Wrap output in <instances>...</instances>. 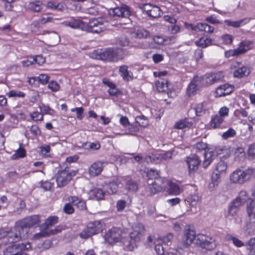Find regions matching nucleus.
<instances>
[{"label":"nucleus","mask_w":255,"mask_h":255,"mask_svg":"<svg viewBox=\"0 0 255 255\" xmlns=\"http://www.w3.org/2000/svg\"><path fill=\"white\" fill-rule=\"evenodd\" d=\"M63 24L66 26H69L73 28H77L81 26L82 21L81 20L71 17L66 20L64 21L63 22Z\"/></svg>","instance_id":"f704fd0d"},{"label":"nucleus","mask_w":255,"mask_h":255,"mask_svg":"<svg viewBox=\"0 0 255 255\" xmlns=\"http://www.w3.org/2000/svg\"><path fill=\"white\" fill-rule=\"evenodd\" d=\"M146 177L148 181H149L150 180H155L156 179L162 178L160 176V172L158 171L153 169H148L147 170Z\"/></svg>","instance_id":"a19ab883"},{"label":"nucleus","mask_w":255,"mask_h":255,"mask_svg":"<svg viewBox=\"0 0 255 255\" xmlns=\"http://www.w3.org/2000/svg\"><path fill=\"white\" fill-rule=\"evenodd\" d=\"M45 58L41 55H38L33 58V61L29 62V64H32L33 63V62H35L38 64L39 65H42L45 63ZM27 62H29V61H28ZM29 64H27V66Z\"/></svg>","instance_id":"6e6d98bb"},{"label":"nucleus","mask_w":255,"mask_h":255,"mask_svg":"<svg viewBox=\"0 0 255 255\" xmlns=\"http://www.w3.org/2000/svg\"><path fill=\"white\" fill-rule=\"evenodd\" d=\"M162 13V11L160 8L159 6L154 5L147 15L153 18H157L160 16Z\"/></svg>","instance_id":"de8ad7c7"},{"label":"nucleus","mask_w":255,"mask_h":255,"mask_svg":"<svg viewBox=\"0 0 255 255\" xmlns=\"http://www.w3.org/2000/svg\"><path fill=\"white\" fill-rule=\"evenodd\" d=\"M103 162L97 161L94 162L89 168V173L91 176H96L101 174L104 168Z\"/></svg>","instance_id":"4be33fe9"},{"label":"nucleus","mask_w":255,"mask_h":255,"mask_svg":"<svg viewBox=\"0 0 255 255\" xmlns=\"http://www.w3.org/2000/svg\"><path fill=\"white\" fill-rule=\"evenodd\" d=\"M145 228L142 225L138 230L134 229L130 233V243L136 244L142 240L144 237Z\"/></svg>","instance_id":"f3484780"},{"label":"nucleus","mask_w":255,"mask_h":255,"mask_svg":"<svg viewBox=\"0 0 255 255\" xmlns=\"http://www.w3.org/2000/svg\"><path fill=\"white\" fill-rule=\"evenodd\" d=\"M39 108L40 110L43 115H49L50 116H54L55 114V111L51 109L49 105L42 104L39 106Z\"/></svg>","instance_id":"79ce46f5"},{"label":"nucleus","mask_w":255,"mask_h":255,"mask_svg":"<svg viewBox=\"0 0 255 255\" xmlns=\"http://www.w3.org/2000/svg\"><path fill=\"white\" fill-rule=\"evenodd\" d=\"M108 21L105 18L98 17L90 19L87 26L89 32L100 33L107 29Z\"/></svg>","instance_id":"0eeeda50"},{"label":"nucleus","mask_w":255,"mask_h":255,"mask_svg":"<svg viewBox=\"0 0 255 255\" xmlns=\"http://www.w3.org/2000/svg\"><path fill=\"white\" fill-rule=\"evenodd\" d=\"M164 242L161 238H158L155 244V251L158 255H164L166 252L167 247L164 246Z\"/></svg>","instance_id":"c85d7f7f"},{"label":"nucleus","mask_w":255,"mask_h":255,"mask_svg":"<svg viewBox=\"0 0 255 255\" xmlns=\"http://www.w3.org/2000/svg\"><path fill=\"white\" fill-rule=\"evenodd\" d=\"M236 134V130L232 128H229L226 132L223 133L222 137L226 139L230 137H234Z\"/></svg>","instance_id":"69168bd1"},{"label":"nucleus","mask_w":255,"mask_h":255,"mask_svg":"<svg viewBox=\"0 0 255 255\" xmlns=\"http://www.w3.org/2000/svg\"><path fill=\"white\" fill-rule=\"evenodd\" d=\"M207 103L206 102H203L198 103L195 108L196 114L198 116H201L204 114L207 110Z\"/></svg>","instance_id":"4c0bfd02"},{"label":"nucleus","mask_w":255,"mask_h":255,"mask_svg":"<svg viewBox=\"0 0 255 255\" xmlns=\"http://www.w3.org/2000/svg\"><path fill=\"white\" fill-rule=\"evenodd\" d=\"M200 81L198 78V75H194L189 83L186 90V94L188 97L195 95L199 90Z\"/></svg>","instance_id":"4468645a"},{"label":"nucleus","mask_w":255,"mask_h":255,"mask_svg":"<svg viewBox=\"0 0 255 255\" xmlns=\"http://www.w3.org/2000/svg\"><path fill=\"white\" fill-rule=\"evenodd\" d=\"M128 66L127 65H122L120 67L119 72L121 76L123 77L124 81H129L132 79V77L128 70Z\"/></svg>","instance_id":"72a5a7b5"},{"label":"nucleus","mask_w":255,"mask_h":255,"mask_svg":"<svg viewBox=\"0 0 255 255\" xmlns=\"http://www.w3.org/2000/svg\"><path fill=\"white\" fill-rule=\"evenodd\" d=\"M40 216L33 215L16 221L13 229H0V240L8 246L4 251L5 255H27L25 252L31 248V244H15L21 240L27 239L32 234L30 229L38 227L40 223Z\"/></svg>","instance_id":"f257e3e1"},{"label":"nucleus","mask_w":255,"mask_h":255,"mask_svg":"<svg viewBox=\"0 0 255 255\" xmlns=\"http://www.w3.org/2000/svg\"><path fill=\"white\" fill-rule=\"evenodd\" d=\"M232 150L230 147L224 146L218 150V154L222 155L220 157L221 160L218 162L214 171L219 173L220 174H225L227 169V163L222 159H227L232 153Z\"/></svg>","instance_id":"39448f33"},{"label":"nucleus","mask_w":255,"mask_h":255,"mask_svg":"<svg viewBox=\"0 0 255 255\" xmlns=\"http://www.w3.org/2000/svg\"><path fill=\"white\" fill-rule=\"evenodd\" d=\"M193 148L196 152H204V159L202 165L204 168H206L212 161L211 153L208 152L209 150L208 145L201 141L196 143L193 145Z\"/></svg>","instance_id":"6e6552de"},{"label":"nucleus","mask_w":255,"mask_h":255,"mask_svg":"<svg viewBox=\"0 0 255 255\" xmlns=\"http://www.w3.org/2000/svg\"><path fill=\"white\" fill-rule=\"evenodd\" d=\"M234 159L239 162L245 160L246 158L245 149L242 147H237L234 152Z\"/></svg>","instance_id":"7c9ffc66"},{"label":"nucleus","mask_w":255,"mask_h":255,"mask_svg":"<svg viewBox=\"0 0 255 255\" xmlns=\"http://www.w3.org/2000/svg\"><path fill=\"white\" fill-rule=\"evenodd\" d=\"M247 155L249 158L255 159V143H253L249 146Z\"/></svg>","instance_id":"680f3d73"},{"label":"nucleus","mask_w":255,"mask_h":255,"mask_svg":"<svg viewBox=\"0 0 255 255\" xmlns=\"http://www.w3.org/2000/svg\"><path fill=\"white\" fill-rule=\"evenodd\" d=\"M104 226V224L100 220L91 222L80 233L79 236L82 239H88L92 236L102 232Z\"/></svg>","instance_id":"20e7f679"},{"label":"nucleus","mask_w":255,"mask_h":255,"mask_svg":"<svg viewBox=\"0 0 255 255\" xmlns=\"http://www.w3.org/2000/svg\"><path fill=\"white\" fill-rule=\"evenodd\" d=\"M30 117L35 122L43 121V115L41 112L34 111L30 114Z\"/></svg>","instance_id":"3c124183"},{"label":"nucleus","mask_w":255,"mask_h":255,"mask_svg":"<svg viewBox=\"0 0 255 255\" xmlns=\"http://www.w3.org/2000/svg\"><path fill=\"white\" fill-rule=\"evenodd\" d=\"M195 238L196 233L195 231L191 230L190 228H185L184 229L183 241L186 246L191 245Z\"/></svg>","instance_id":"412c9836"},{"label":"nucleus","mask_w":255,"mask_h":255,"mask_svg":"<svg viewBox=\"0 0 255 255\" xmlns=\"http://www.w3.org/2000/svg\"><path fill=\"white\" fill-rule=\"evenodd\" d=\"M255 199H249L247 203V213L251 214L252 212L255 211Z\"/></svg>","instance_id":"4d7b16f0"},{"label":"nucleus","mask_w":255,"mask_h":255,"mask_svg":"<svg viewBox=\"0 0 255 255\" xmlns=\"http://www.w3.org/2000/svg\"><path fill=\"white\" fill-rule=\"evenodd\" d=\"M186 200L191 206H195L199 203L200 197L197 191H195L193 193L189 194L186 197Z\"/></svg>","instance_id":"473e14b6"},{"label":"nucleus","mask_w":255,"mask_h":255,"mask_svg":"<svg viewBox=\"0 0 255 255\" xmlns=\"http://www.w3.org/2000/svg\"><path fill=\"white\" fill-rule=\"evenodd\" d=\"M100 57L103 60L112 62H117L122 59L117 51L110 48L100 53Z\"/></svg>","instance_id":"2eb2a0df"},{"label":"nucleus","mask_w":255,"mask_h":255,"mask_svg":"<svg viewBox=\"0 0 255 255\" xmlns=\"http://www.w3.org/2000/svg\"><path fill=\"white\" fill-rule=\"evenodd\" d=\"M221 175L219 173L214 171L211 176V181L209 187L210 189H214L217 187L221 181Z\"/></svg>","instance_id":"c9c22d12"},{"label":"nucleus","mask_w":255,"mask_h":255,"mask_svg":"<svg viewBox=\"0 0 255 255\" xmlns=\"http://www.w3.org/2000/svg\"><path fill=\"white\" fill-rule=\"evenodd\" d=\"M221 38L223 41V43L225 45H230L233 41V37L232 35L229 34H223Z\"/></svg>","instance_id":"bf43d9fd"},{"label":"nucleus","mask_w":255,"mask_h":255,"mask_svg":"<svg viewBox=\"0 0 255 255\" xmlns=\"http://www.w3.org/2000/svg\"><path fill=\"white\" fill-rule=\"evenodd\" d=\"M193 123L191 119L184 118L177 121L174 126V128L178 129H189L193 126Z\"/></svg>","instance_id":"393cba45"},{"label":"nucleus","mask_w":255,"mask_h":255,"mask_svg":"<svg viewBox=\"0 0 255 255\" xmlns=\"http://www.w3.org/2000/svg\"><path fill=\"white\" fill-rule=\"evenodd\" d=\"M197 28L200 31H204L205 33H212L213 32L214 27L205 23H199L197 25Z\"/></svg>","instance_id":"37998d69"},{"label":"nucleus","mask_w":255,"mask_h":255,"mask_svg":"<svg viewBox=\"0 0 255 255\" xmlns=\"http://www.w3.org/2000/svg\"><path fill=\"white\" fill-rule=\"evenodd\" d=\"M145 159L147 161H150L154 163H158L161 162L160 155L158 153H151L146 157Z\"/></svg>","instance_id":"09e8293b"},{"label":"nucleus","mask_w":255,"mask_h":255,"mask_svg":"<svg viewBox=\"0 0 255 255\" xmlns=\"http://www.w3.org/2000/svg\"><path fill=\"white\" fill-rule=\"evenodd\" d=\"M6 177H7L9 182H15L18 177V173L14 171H10L8 172L6 174Z\"/></svg>","instance_id":"338daca9"},{"label":"nucleus","mask_w":255,"mask_h":255,"mask_svg":"<svg viewBox=\"0 0 255 255\" xmlns=\"http://www.w3.org/2000/svg\"><path fill=\"white\" fill-rule=\"evenodd\" d=\"M72 112L76 113V118L78 120H82L84 118V109L83 107L74 108L71 109Z\"/></svg>","instance_id":"864d4df0"},{"label":"nucleus","mask_w":255,"mask_h":255,"mask_svg":"<svg viewBox=\"0 0 255 255\" xmlns=\"http://www.w3.org/2000/svg\"><path fill=\"white\" fill-rule=\"evenodd\" d=\"M224 78L223 72L207 73L204 75H198V78L200 81L201 86H209L215 83L222 81Z\"/></svg>","instance_id":"423d86ee"},{"label":"nucleus","mask_w":255,"mask_h":255,"mask_svg":"<svg viewBox=\"0 0 255 255\" xmlns=\"http://www.w3.org/2000/svg\"><path fill=\"white\" fill-rule=\"evenodd\" d=\"M195 44L197 46L204 48L212 44V40L209 38L201 37L195 42Z\"/></svg>","instance_id":"ea45409f"},{"label":"nucleus","mask_w":255,"mask_h":255,"mask_svg":"<svg viewBox=\"0 0 255 255\" xmlns=\"http://www.w3.org/2000/svg\"><path fill=\"white\" fill-rule=\"evenodd\" d=\"M185 161L188 166L189 174H194L198 169L201 163V160L196 154L187 156L185 158Z\"/></svg>","instance_id":"ddd939ff"},{"label":"nucleus","mask_w":255,"mask_h":255,"mask_svg":"<svg viewBox=\"0 0 255 255\" xmlns=\"http://www.w3.org/2000/svg\"><path fill=\"white\" fill-rule=\"evenodd\" d=\"M149 32L147 30L141 28L138 29L136 31V37L138 38H145L149 36Z\"/></svg>","instance_id":"e2e57ef3"},{"label":"nucleus","mask_w":255,"mask_h":255,"mask_svg":"<svg viewBox=\"0 0 255 255\" xmlns=\"http://www.w3.org/2000/svg\"><path fill=\"white\" fill-rule=\"evenodd\" d=\"M130 13L129 8L126 5L116 7L110 11V14L113 16L122 18L128 17L130 15Z\"/></svg>","instance_id":"dca6fc26"},{"label":"nucleus","mask_w":255,"mask_h":255,"mask_svg":"<svg viewBox=\"0 0 255 255\" xmlns=\"http://www.w3.org/2000/svg\"><path fill=\"white\" fill-rule=\"evenodd\" d=\"M78 171L72 169L70 166L60 169L55 174L56 182L58 187L62 188L67 185L77 174Z\"/></svg>","instance_id":"7ed1b4c3"},{"label":"nucleus","mask_w":255,"mask_h":255,"mask_svg":"<svg viewBox=\"0 0 255 255\" xmlns=\"http://www.w3.org/2000/svg\"><path fill=\"white\" fill-rule=\"evenodd\" d=\"M72 205V203H71L70 202L66 203L63 208V212L67 215L73 214L75 212V209Z\"/></svg>","instance_id":"5fc2aeb1"},{"label":"nucleus","mask_w":255,"mask_h":255,"mask_svg":"<svg viewBox=\"0 0 255 255\" xmlns=\"http://www.w3.org/2000/svg\"><path fill=\"white\" fill-rule=\"evenodd\" d=\"M135 120L139 126L143 128L147 127L149 125L148 119L143 115L136 116Z\"/></svg>","instance_id":"a18cd8bd"},{"label":"nucleus","mask_w":255,"mask_h":255,"mask_svg":"<svg viewBox=\"0 0 255 255\" xmlns=\"http://www.w3.org/2000/svg\"><path fill=\"white\" fill-rule=\"evenodd\" d=\"M155 85L159 92H167L169 97L173 98L175 95V91L172 89L171 84L166 79H160L157 81Z\"/></svg>","instance_id":"f8f14e48"},{"label":"nucleus","mask_w":255,"mask_h":255,"mask_svg":"<svg viewBox=\"0 0 255 255\" xmlns=\"http://www.w3.org/2000/svg\"><path fill=\"white\" fill-rule=\"evenodd\" d=\"M148 187L150 192L152 194L162 192L167 187V181L163 178L156 179L152 182L148 183Z\"/></svg>","instance_id":"9b49d317"},{"label":"nucleus","mask_w":255,"mask_h":255,"mask_svg":"<svg viewBox=\"0 0 255 255\" xmlns=\"http://www.w3.org/2000/svg\"><path fill=\"white\" fill-rule=\"evenodd\" d=\"M46 7L51 10L62 11L65 8L64 4L62 2H56L49 1L46 4Z\"/></svg>","instance_id":"e433bc0d"},{"label":"nucleus","mask_w":255,"mask_h":255,"mask_svg":"<svg viewBox=\"0 0 255 255\" xmlns=\"http://www.w3.org/2000/svg\"><path fill=\"white\" fill-rule=\"evenodd\" d=\"M123 233L121 228L113 227L105 233L104 238L110 244H113L122 241Z\"/></svg>","instance_id":"9d476101"},{"label":"nucleus","mask_w":255,"mask_h":255,"mask_svg":"<svg viewBox=\"0 0 255 255\" xmlns=\"http://www.w3.org/2000/svg\"><path fill=\"white\" fill-rule=\"evenodd\" d=\"M39 96V94L37 91L31 90L30 95L28 96V101L30 103L34 104L38 100Z\"/></svg>","instance_id":"13d9d810"},{"label":"nucleus","mask_w":255,"mask_h":255,"mask_svg":"<svg viewBox=\"0 0 255 255\" xmlns=\"http://www.w3.org/2000/svg\"><path fill=\"white\" fill-rule=\"evenodd\" d=\"M153 42L156 46L165 45V37L160 35H155L153 38Z\"/></svg>","instance_id":"052dcab7"},{"label":"nucleus","mask_w":255,"mask_h":255,"mask_svg":"<svg viewBox=\"0 0 255 255\" xmlns=\"http://www.w3.org/2000/svg\"><path fill=\"white\" fill-rule=\"evenodd\" d=\"M254 223L248 222L246 224L245 228V231L249 235H252L254 234L255 226Z\"/></svg>","instance_id":"603ef678"},{"label":"nucleus","mask_w":255,"mask_h":255,"mask_svg":"<svg viewBox=\"0 0 255 255\" xmlns=\"http://www.w3.org/2000/svg\"><path fill=\"white\" fill-rule=\"evenodd\" d=\"M90 193L93 199H95L96 200H101L104 199L105 194L107 192L102 187V188H95L92 190Z\"/></svg>","instance_id":"bb28decb"},{"label":"nucleus","mask_w":255,"mask_h":255,"mask_svg":"<svg viewBox=\"0 0 255 255\" xmlns=\"http://www.w3.org/2000/svg\"><path fill=\"white\" fill-rule=\"evenodd\" d=\"M68 200L78 210L81 211L87 210L86 202L82 197L78 196H70L68 197Z\"/></svg>","instance_id":"6ab92c4d"},{"label":"nucleus","mask_w":255,"mask_h":255,"mask_svg":"<svg viewBox=\"0 0 255 255\" xmlns=\"http://www.w3.org/2000/svg\"><path fill=\"white\" fill-rule=\"evenodd\" d=\"M6 95L9 98H24L25 97L26 94L25 93L21 91L12 90L6 93Z\"/></svg>","instance_id":"c03bdc74"},{"label":"nucleus","mask_w":255,"mask_h":255,"mask_svg":"<svg viewBox=\"0 0 255 255\" xmlns=\"http://www.w3.org/2000/svg\"><path fill=\"white\" fill-rule=\"evenodd\" d=\"M60 85L55 81H51L48 83V88L53 92H56L60 89Z\"/></svg>","instance_id":"0e129e2a"},{"label":"nucleus","mask_w":255,"mask_h":255,"mask_svg":"<svg viewBox=\"0 0 255 255\" xmlns=\"http://www.w3.org/2000/svg\"><path fill=\"white\" fill-rule=\"evenodd\" d=\"M196 244L202 249L208 251L214 250L217 247L215 239L203 234H198L197 235Z\"/></svg>","instance_id":"1a4fd4ad"},{"label":"nucleus","mask_w":255,"mask_h":255,"mask_svg":"<svg viewBox=\"0 0 255 255\" xmlns=\"http://www.w3.org/2000/svg\"><path fill=\"white\" fill-rule=\"evenodd\" d=\"M255 47L254 42L249 40L242 41L238 45L237 50L239 55L245 53L247 51L254 49Z\"/></svg>","instance_id":"aec40b11"},{"label":"nucleus","mask_w":255,"mask_h":255,"mask_svg":"<svg viewBox=\"0 0 255 255\" xmlns=\"http://www.w3.org/2000/svg\"><path fill=\"white\" fill-rule=\"evenodd\" d=\"M126 187L129 192H135L138 190L137 183L131 179L127 181Z\"/></svg>","instance_id":"49530a36"},{"label":"nucleus","mask_w":255,"mask_h":255,"mask_svg":"<svg viewBox=\"0 0 255 255\" xmlns=\"http://www.w3.org/2000/svg\"><path fill=\"white\" fill-rule=\"evenodd\" d=\"M26 156V151L23 147H20L12 155L13 159H17L20 158H23Z\"/></svg>","instance_id":"8fccbe9b"},{"label":"nucleus","mask_w":255,"mask_h":255,"mask_svg":"<svg viewBox=\"0 0 255 255\" xmlns=\"http://www.w3.org/2000/svg\"><path fill=\"white\" fill-rule=\"evenodd\" d=\"M121 184H122L121 180L119 178H116L109 183H106L102 185V187L108 194H113L118 191L119 186Z\"/></svg>","instance_id":"a211bd4d"},{"label":"nucleus","mask_w":255,"mask_h":255,"mask_svg":"<svg viewBox=\"0 0 255 255\" xmlns=\"http://www.w3.org/2000/svg\"><path fill=\"white\" fill-rule=\"evenodd\" d=\"M250 73V69L247 66H243L234 71V76L236 78H241L248 76Z\"/></svg>","instance_id":"c756f323"},{"label":"nucleus","mask_w":255,"mask_h":255,"mask_svg":"<svg viewBox=\"0 0 255 255\" xmlns=\"http://www.w3.org/2000/svg\"><path fill=\"white\" fill-rule=\"evenodd\" d=\"M59 221V218L56 216H50L48 217L43 224L40 226V228L42 230H46L50 227L56 224Z\"/></svg>","instance_id":"a878e982"},{"label":"nucleus","mask_w":255,"mask_h":255,"mask_svg":"<svg viewBox=\"0 0 255 255\" xmlns=\"http://www.w3.org/2000/svg\"><path fill=\"white\" fill-rule=\"evenodd\" d=\"M224 119L218 114H215L212 116L209 123L207 126L209 129H216L220 128L221 124L224 121Z\"/></svg>","instance_id":"5701e85b"},{"label":"nucleus","mask_w":255,"mask_h":255,"mask_svg":"<svg viewBox=\"0 0 255 255\" xmlns=\"http://www.w3.org/2000/svg\"><path fill=\"white\" fill-rule=\"evenodd\" d=\"M232 183L243 184L247 181L255 178V168L248 167L245 170L237 168L230 176Z\"/></svg>","instance_id":"f03ea898"},{"label":"nucleus","mask_w":255,"mask_h":255,"mask_svg":"<svg viewBox=\"0 0 255 255\" xmlns=\"http://www.w3.org/2000/svg\"><path fill=\"white\" fill-rule=\"evenodd\" d=\"M247 249L251 253L255 254V237L251 238L247 244Z\"/></svg>","instance_id":"774afa93"},{"label":"nucleus","mask_w":255,"mask_h":255,"mask_svg":"<svg viewBox=\"0 0 255 255\" xmlns=\"http://www.w3.org/2000/svg\"><path fill=\"white\" fill-rule=\"evenodd\" d=\"M233 90V86L229 84H225L217 88L216 93L218 97H221L229 95Z\"/></svg>","instance_id":"b1692460"},{"label":"nucleus","mask_w":255,"mask_h":255,"mask_svg":"<svg viewBox=\"0 0 255 255\" xmlns=\"http://www.w3.org/2000/svg\"><path fill=\"white\" fill-rule=\"evenodd\" d=\"M167 192L170 195H177L180 193L178 185L171 181H167Z\"/></svg>","instance_id":"2f4dec72"},{"label":"nucleus","mask_w":255,"mask_h":255,"mask_svg":"<svg viewBox=\"0 0 255 255\" xmlns=\"http://www.w3.org/2000/svg\"><path fill=\"white\" fill-rule=\"evenodd\" d=\"M53 17L47 13L43 14L41 17L34 21L35 27H39L41 25L45 24L47 23L52 22Z\"/></svg>","instance_id":"cd10ccee"},{"label":"nucleus","mask_w":255,"mask_h":255,"mask_svg":"<svg viewBox=\"0 0 255 255\" xmlns=\"http://www.w3.org/2000/svg\"><path fill=\"white\" fill-rule=\"evenodd\" d=\"M42 2L40 0H35L29 2L28 4V8L32 11L37 12L42 9Z\"/></svg>","instance_id":"58836bf2"}]
</instances>
